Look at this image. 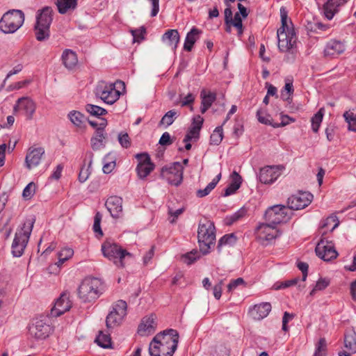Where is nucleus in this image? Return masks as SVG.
<instances>
[{
    "label": "nucleus",
    "mask_w": 356,
    "mask_h": 356,
    "mask_svg": "<svg viewBox=\"0 0 356 356\" xmlns=\"http://www.w3.org/2000/svg\"><path fill=\"white\" fill-rule=\"evenodd\" d=\"M179 115V113L178 111L175 109L170 110L162 117L159 122V125L168 127L175 122Z\"/></svg>",
    "instance_id": "c9c22d12"
},
{
    "label": "nucleus",
    "mask_w": 356,
    "mask_h": 356,
    "mask_svg": "<svg viewBox=\"0 0 356 356\" xmlns=\"http://www.w3.org/2000/svg\"><path fill=\"white\" fill-rule=\"evenodd\" d=\"M220 179L221 172L216 175V177L204 189L198 190L197 191V196L198 197H203L209 195L210 192L216 186Z\"/></svg>",
    "instance_id": "4c0bfd02"
},
{
    "label": "nucleus",
    "mask_w": 356,
    "mask_h": 356,
    "mask_svg": "<svg viewBox=\"0 0 356 356\" xmlns=\"http://www.w3.org/2000/svg\"><path fill=\"white\" fill-rule=\"evenodd\" d=\"M346 3V0H327L322 8L324 17L328 20L332 19Z\"/></svg>",
    "instance_id": "aec40b11"
},
{
    "label": "nucleus",
    "mask_w": 356,
    "mask_h": 356,
    "mask_svg": "<svg viewBox=\"0 0 356 356\" xmlns=\"http://www.w3.org/2000/svg\"><path fill=\"white\" fill-rule=\"evenodd\" d=\"M62 60L64 65L68 69H72L78 63L76 54L70 49H65L63 51Z\"/></svg>",
    "instance_id": "2f4dec72"
},
{
    "label": "nucleus",
    "mask_w": 356,
    "mask_h": 356,
    "mask_svg": "<svg viewBox=\"0 0 356 356\" xmlns=\"http://www.w3.org/2000/svg\"><path fill=\"white\" fill-rule=\"evenodd\" d=\"M44 154V149L42 147H37V148H29L26 158H25V165L26 167L31 170L33 168L38 166Z\"/></svg>",
    "instance_id": "6ab92c4d"
},
{
    "label": "nucleus",
    "mask_w": 356,
    "mask_h": 356,
    "mask_svg": "<svg viewBox=\"0 0 356 356\" xmlns=\"http://www.w3.org/2000/svg\"><path fill=\"white\" fill-rule=\"evenodd\" d=\"M131 32L134 38V42H140L145 38L144 35L146 33V29L144 26H142L140 29L131 30Z\"/></svg>",
    "instance_id": "5fc2aeb1"
},
{
    "label": "nucleus",
    "mask_w": 356,
    "mask_h": 356,
    "mask_svg": "<svg viewBox=\"0 0 356 356\" xmlns=\"http://www.w3.org/2000/svg\"><path fill=\"white\" fill-rule=\"evenodd\" d=\"M68 118L76 127H81L85 121V116L79 111H72L68 114Z\"/></svg>",
    "instance_id": "c03bdc74"
},
{
    "label": "nucleus",
    "mask_w": 356,
    "mask_h": 356,
    "mask_svg": "<svg viewBox=\"0 0 356 356\" xmlns=\"http://www.w3.org/2000/svg\"><path fill=\"white\" fill-rule=\"evenodd\" d=\"M285 85L283 89L281 91V98L284 101L286 102L289 104H291L292 102V95L294 92L293 85V78L292 77H286L284 80Z\"/></svg>",
    "instance_id": "c756f323"
},
{
    "label": "nucleus",
    "mask_w": 356,
    "mask_h": 356,
    "mask_svg": "<svg viewBox=\"0 0 356 356\" xmlns=\"http://www.w3.org/2000/svg\"><path fill=\"white\" fill-rule=\"evenodd\" d=\"M127 302L122 300H119L113 306V309L111 312L116 313L120 316L125 317L127 316Z\"/></svg>",
    "instance_id": "49530a36"
},
{
    "label": "nucleus",
    "mask_w": 356,
    "mask_h": 356,
    "mask_svg": "<svg viewBox=\"0 0 356 356\" xmlns=\"http://www.w3.org/2000/svg\"><path fill=\"white\" fill-rule=\"evenodd\" d=\"M297 267L302 272V277L300 279L302 283H305L307 277L309 264L303 261H298Z\"/></svg>",
    "instance_id": "6e6d98bb"
},
{
    "label": "nucleus",
    "mask_w": 356,
    "mask_h": 356,
    "mask_svg": "<svg viewBox=\"0 0 356 356\" xmlns=\"http://www.w3.org/2000/svg\"><path fill=\"white\" fill-rule=\"evenodd\" d=\"M330 280L327 278H320L313 287V292L316 291H322L327 288L330 284Z\"/></svg>",
    "instance_id": "052dcab7"
},
{
    "label": "nucleus",
    "mask_w": 356,
    "mask_h": 356,
    "mask_svg": "<svg viewBox=\"0 0 356 356\" xmlns=\"http://www.w3.org/2000/svg\"><path fill=\"white\" fill-rule=\"evenodd\" d=\"M95 94L107 104H113L120 97V92L117 90L113 84L99 83L95 90Z\"/></svg>",
    "instance_id": "f8f14e48"
},
{
    "label": "nucleus",
    "mask_w": 356,
    "mask_h": 356,
    "mask_svg": "<svg viewBox=\"0 0 356 356\" xmlns=\"http://www.w3.org/2000/svg\"><path fill=\"white\" fill-rule=\"evenodd\" d=\"M102 283L97 278H86L79 287L78 293L83 302H91L97 299L100 295Z\"/></svg>",
    "instance_id": "0eeeda50"
},
{
    "label": "nucleus",
    "mask_w": 356,
    "mask_h": 356,
    "mask_svg": "<svg viewBox=\"0 0 356 356\" xmlns=\"http://www.w3.org/2000/svg\"><path fill=\"white\" fill-rule=\"evenodd\" d=\"M280 176L279 168L277 166H266L260 170L259 180L265 184L274 182Z\"/></svg>",
    "instance_id": "412c9836"
},
{
    "label": "nucleus",
    "mask_w": 356,
    "mask_h": 356,
    "mask_svg": "<svg viewBox=\"0 0 356 356\" xmlns=\"http://www.w3.org/2000/svg\"><path fill=\"white\" fill-rule=\"evenodd\" d=\"M271 305L269 302H262L254 305L250 309L249 313L250 316L257 321H260L266 318L271 311Z\"/></svg>",
    "instance_id": "5701e85b"
},
{
    "label": "nucleus",
    "mask_w": 356,
    "mask_h": 356,
    "mask_svg": "<svg viewBox=\"0 0 356 356\" xmlns=\"http://www.w3.org/2000/svg\"><path fill=\"white\" fill-rule=\"evenodd\" d=\"M179 341L177 330L168 329L157 334L149 344V353L151 356H172Z\"/></svg>",
    "instance_id": "f257e3e1"
},
{
    "label": "nucleus",
    "mask_w": 356,
    "mask_h": 356,
    "mask_svg": "<svg viewBox=\"0 0 356 356\" xmlns=\"http://www.w3.org/2000/svg\"><path fill=\"white\" fill-rule=\"evenodd\" d=\"M124 316H120L115 312H110L106 318V325L107 329H113L118 326L122 321Z\"/></svg>",
    "instance_id": "e433bc0d"
},
{
    "label": "nucleus",
    "mask_w": 356,
    "mask_h": 356,
    "mask_svg": "<svg viewBox=\"0 0 356 356\" xmlns=\"http://www.w3.org/2000/svg\"><path fill=\"white\" fill-rule=\"evenodd\" d=\"M236 237L234 235V234L232 233L229 234H225L219 240L218 243V249L220 251V248L223 245H232L236 243Z\"/></svg>",
    "instance_id": "09e8293b"
},
{
    "label": "nucleus",
    "mask_w": 356,
    "mask_h": 356,
    "mask_svg": "<svg viewBox=\"0 0 356 356\" xmlns=\"http://www.w3.org/2000/svg\"><path fill=\"white\" fill-rule=\"evenodd\" d=\"M105 206L113 218H118L122 213V199L119 196L108 197Z\"/></svg>",
    "instance_id": "4be33fe9"
},
{
    "label": "nucleus",
    "mask_w": 356,
    "mask_h": 356,
    "mask_svg": "<svg viewBox=\"0 0 356 356\" xmlns=\"http://www.w3.org/2000/svg\"><path fill=\"white\" fill-rule=\"evenodd\" d=\"M53 13V9L50 6H44L37 11L35 33L38 41H43L49 38Z\"/></svg>",
    "instance_id": "20e7f679"
},
{
    "label": "nucleus",
    "mask_w": 356,
    "mask_h": 356,
    "mask_svg": "<svg viewBox=\"0 0 356 356\" xmlns=\"http://www.w3.org/2000/svg\"><path fill=\"white\" fill-rule=\"evenodd\" d=\"M24 22V14L20 10L6 12L0 19V30L4 33H13Z\"/></svg>",
    "instance_id": "423d86ee"
},
{
    "label": "nucleus",
    "mask_w": 356,
    "mask_h": 356,
    "mask_svg": "<svg viewBox=\"0 0 356 356\" xmlns=\"http://www.w3.org/2000/svg\"><path fill=\"white\" fill-rule=\"evenodd\" d=\"M95 342L102 348H111L112 342L110 334L99 331L98 336L95 339Z\"/></svg>",
    "instance_id": "f704fd0d"
},
{
    "label": "nucleus",
    "mask_w": 356,
    "mask_h": 356,
    "mask_svg": "<svg viewBox=\"0 0 356 356\" xmlns=\"http://www.w3.org/2000/svg\"><path fill=\"white\" fill-rule=\"evenodd\" d=\"M343 118L348 124V129L356 132V113L353 111H346L343 113Z\"/></svg>",
    "instance_id": "de8ad7c7"
},
{
    "label": "nucleus",
    "mask_w": 356,
    "mask_h": 356,
    "mask_svg": "<svg viewBox=\"0 0 356 356\" xmlns=\"http://www.w3.org/2000/svg\"><path fill=\"white\" fill-rule=\"evenodd\" d=\"M344 346L350 353H356V333L350 331L345 334Z\"/></svg>",
    "instance_id": "473e14b6"
},
{
    "label": "nucleus",
    "mask_w": 356,
    "mask_h": 356,
    "mask_svg": "<svg viewBox=\"0 0 356 356\" xmlns=\"http://www.w3.org/2000/svg\"><path fill=\"white\" fill-rule=\"evenodd\" d=\"M315 252L319 259L325 261H330L334 259L339 255L334 248L333 243L323 237L317 243L315 248Z\"/></svg>",
    "instance_id": "9d476101"
},
{
    "label": "nucleus",
    "mask_w": 356,
    "mask_h": 356,
    "mask_svg": "<svg viewBox=\"0 0 356 356\" xmlns=\"http://www.w3.org/2000/svg\"><path fill=\"white\" fill-rule=\"evenodd\" d=\"M184 168L179 162H175L161 168V177L174 186H179L183 180Z\"/></svg>",
    "instance_id": "1a4fd4ad"
},
{
    "label": "nucleus",
    "mask_w": 356,
    "mask_h": 356,
    "mask_svg": "<svg viewBox=\"0 0 356 356\" xmlns=\"http://www.w3.org/2000/svg\"><path fill=\"white\" fill-rule=\"evenodd\" d=\"M200 252L196 250H193L191 252L185 254L182 257V259L184 263L189 265L195 261L197 259L200 257Z\"/></svg>",
    "instance_id": "864d4df0"
},
{
    "label": "nucleus",
    "mask_w": 356,
    "mask_h": 356,
    "mask_svg": "<svg viewBox=\"0 0 356 356\" xmlns=\"http://www.w3.org/2000/svg\"><path fill=\"white\" fill-rule=\"evenodd\" d=\"M282 26L277 30V33H286L290 31H295L292 22L288 19V12L284 7L280 8Z\"/></svg>",
    "instance_id": "c85d7f7f"
},
{
    "label": "nucleus",
    "mask_w": 356,
    "mask_h": 356,
    "mask_svg": "<svg viewBox=\"0 0 356 356\" xmlns=\"http://www.w3.org/2000/svg\"><path fill=\"white\" fill-rule=\"evenodd\" d=\"M242 183V177L236 171L231 175V182L225 190V196H229L234 193L241 186Z\"/></svg>",
    "instance_id": "bb28decb"
},
{
    "label": "nucleus",
    "mask_w": 356,
    "mask_h": 356,
    "mask_svg": "<svg viewBox=\"0 0 356 356\" xmlns=\"http://www.w3.org/2000/svg\"><path fill=\"white\" fill-rule=\"evenodd\" d=\"M245 284V281L243 278L238 277L236 280H232L229 284L227 285V291L232 292L235 289L237 288L239 285H243Z\"/></svg>",
    "instance_id": "e2e57ef3"
},
{
    "label": "nucleus",
    "mask_w": 356,
    "mask_h": 356,
    "mask_svg": "<svg viewBox=\"0 0 356 356\" xmlns=\"http://www.w3.org/2000/svg\"><path fill=\"white\" fill-rule=\"evenodd\" d=\"M325 114V108H321L313 116V131L316 132L319 127L321 122L323 120Z\"/></svg>",
    "instance_id": "3c124183"
},
{
    "label": "nucleus",
    "mask_w": 356,
    "mask_h": 356,
    "mask_svg": "<svg viewBox=\"0 0 356 356\" xmlns=\"http://www.w3.org/2000/svg\"><path fill=\"white\" fill-rule=\"evenodd\" d=\"M159 144L161 145H170L172 143L170 135L168 132H165L162 134L159 140Z\"/></svg>",
    "instance_id": "774afa93"
},
{
    "label": "nucleus",
    "mask_w": 356,
    "mask_h": 356,
    "mask_svg": "<svg viewBox=\"0 0 356 356\" xmlns=\"http://www.w3.org/2000/svg\"><path fill=\"white\" fill-rule=\"evenodd\" d=\"M215 226L212 221L204 219L200 221L197 230V238L200 251L206 254L209 253L211 245L216 241Z\"/></svg>",
    "instance_id": "39448f33"
},
{
    "label": "nucleus",
    "mask_w": 356,
    "mask_h": 356,
    "mask_svg": "<svg viewBox=\"0 0 356 356\" xmlns=\"http://www.w3.org/2000/svg\"><path fill=\"white\" fill-rule=\"evenodd\" d=\"M14 112L21 110L24 112L27 120L33 119L36 110V104L28 97L19 98L13 108Z\"/></svg>",
    "instance_id": "2eb2a0df"
},
{
    "label": "nucleus",
    "mask_w": 356,
    "mask_h": 356,
    "mask_svg": "<svg viewBox=\"0 0 356 356\" xmlns=\"http://www.w3.org/2000/svg\"><path fill=\"white\" fill-rule=\"evenodd\" d=\"M179 40V33L177 29L168 30L161 38L162 42L173 51L177 49Z\"/></svg>",
    "instance_id": "b1692460"
},
{
    "label": "nucleus",
    "mask_w": 356,
    "mask_h": 356,
    "mask_svg": "<svg viewBox=\"0 0 356 356\" xmlns=\"http://www.w3.org/2000/svg\"><path fill=\"white\" fill-rule=\"evenodd\" d=\"M106 139L104 132L95 130V136L91 138V147L94 150H97L104 146V140Z\"/></svg>",
    "instance_id": "58836bf2"
},
{
    "label": "nucleus",
    "mask_w": 356,
    "mask_h": 356,
    "mask_svg": "<svg viewBox=\"0 0 356 356\" xmlns=\"http://www.w3.org/2000/svg\"><path fill=\"white\" fill-rule=\"evenodd\" d=\"M224 284L223 280H220L213 288V293L214 297L219 300L222 295V286Z\"/></svg>",
    "instance_id": "0e129e2a"
},
{
    "label": "nucleus",
    "mask_w": 356,
    "mask_h": 356,
    "mask_svg": "<svg viewBox=\"0 0 356 356\" xmlns=\"http://www.w3.org/2000/svg\"><path fill=\"white\" fill-rule=\"evenodd\" d=\"M201 31L197 28H193L186 35L184 49L187 51H191L193 44L199 38Z\"/></svg>",
    "instance_id": "7c9ffc66"
},
{
    "label": "nucleus",
    "mask_w": 356,
    "mask_h": 356,
    "mask_svg": "<svg viewBox=\"0 0 356 356\" xmlns=\"http://www.w3.org/2000/svg\"><path fill=\"white\" fill-rule=\"evenodd\" d=\"M223 138L222 127H217L210 136V144L218 145Z\"/></svg>",
    "instance_id": "a18cd8bd"
},
{
    "label": "nucleus",
    "mask_w": 356,
    "mask_h": 356,
    "mask_svg": "<svg viewBox=\"0 0 356 356\" xmlns=\"http://www.w3.org/2000/svg\"><path fill=\"white\" fill-rule=\"evenodd\" d=\"M86 110L90 115L96 117L104 115L107 113L106 110L104 108L90 104L86 105Z\"/></svg>",
    "instance_id": "8fccbe9b"
},
{
    "label": "nucleus",
    "mask_w": 356,
    "mask_h": 356,
    "mask_svg": "<svg viewBox=\"0 0 356 356\" xmlns=\"http://www.w3.org/2000/svg\"><path fill=\"white\" fill-rule=\"evenodd\" d=\"M257 229L258 238L264 245H267L281 234L275 225L268 223L260 224Z\"/></svg>",
    "instance_id": "4468645a"
},
{
    "label": "nucleus",
    "mask_w": 356,
    "mask_h": 356,
    "mask_svg": "<svg viewBox=\"0 0 356 356\" xmlns=\"http://www.w3.org/2000/svg\"><path fill=\"white\" fill-rule=\"evenodd\" d=\"M278 48L280 51L287 52L293 48L296 43L297 37L295 31L286 33H277Z\"/></svg>",
    "instance_id": "f3484780"
},
{
    "label": "nucleus",
    "mask_w": 356,
    "mask_h": 356,
    "mask_svg": "<svg viewBox=\"0 0 356 356\" xmlns=\"http://www.w3.org/2000/svg\"><path fill=\"white\" fill-rule=\"evenodd\" d=\"M102 214L99 212H97L95 218H94V224H93V231L94 232L99 234L100 236L103 235V232L101 229V220H102Z\"/></svg>",
    "instance_id": "bf43d9fd"
},
{
    "label": "nucleus",
    "mask_w": 356,
    "mask_h": 356,
    "mask_svg": "<svg viewBox=\"0 0 356 356\" xmlns=\"http://www.w3.org/2000/svg\"><path fill=\"white\" fill-rule=\"evenodd\" d=\"M101 250L104 257L113 261L118 267H124V259L127 257H133L131 252L111 240H107L102 243Z\"/></svg>",
    "instance_id": "7ed1b4c3"
},
{
    "label": "nucleus",
    "mask_w": 356,
    "mask_h": 356,
    "mask_svg": "<svg viewBox=\"0 0 356 356\" xmlns=\"http://www.w3.org/2000/svg\"><path fill=\"white\" fill-rule=\"evenodd\" d=\"M229 24L237 28L240 30V33L242 32V19L240 17L239 13H236L234 17V19H232V22H229Z\"/></svg>",
    "instance_id": "338daca9"
},
{
    "label": "nucleus",
    "mask_w": 356,
    "mask_h": 356,
    "mask_svg": "<svg viewBox=\"0 0 356 356\" xmlns=\"http://www.w3.org/2000/svg\"><path fill=\"white\" fill-rule=\"evenodd\" d=\"M69 293L63 292L60 296L56 300L54 307L51 310V315L58 317L69 311L72 307V303L69 299Z\"/></svg>",
    "instance_id": "dca6fc26"
},
{
    "label": "nucleus",
    "mask_w": 356,
    "mask_h": 356,
    "mask_svg": "<svg viewBox=\"0 0 356 356\" xmlns=\"http://www.w3.org/2000/svg\"><path fill=\"white\" fill-rule=\"evenodd\" d=\"M136 158L138 160L136 167L137 175L140 179H143L153 171L155 165L147 153L137 154Z\"/></svg>",
    "instance_id": "ddd939ff"
},
{
    "label": "nucleus",
    "mask_w": 356,
    "mask_h": 356,
    "mask_svg": "<svg viewBox=\"0 0 356 356\" xmlns=\"http://www.w3.org/2000/svg\"><path fill=\"white\" fill-rule=\"evenodd\" d=\"M118 141L122 147L128 148L131 146V140L127 133H120L118 134Z\"/></svg>",
    "instance_id": "13d9d810"
},
{
    "label": "nucleus",
    "mask_w": 356,
    "mask_h": 356,
    "mask_svg": "<svg viewBox=\"0 0 356 356\" xmlns=\"http://www.w3.org/2000/svg\"><path fill=\"white\" fill-rule=\"evenodd\" d=\"M333 224L332 228L330 229V232H332L336 227H338L339 224V221L338 220V218L336 216H330L325 218V220H322L320 225V229H329V227Z\"/></svg>",
    "instance_id": "37998d69"
},
{
    "label": "nucleus",
    "mask_w": 356,
    "mask_h": 356,
    "mask_svg": "<svg viewBox=\"0 0 356 356\" xmlns=\"http://www.w3.org/2000/svg\"><path fill=\"white\" fill-rule=\"evenodd\" d=\"M35 191V185L33 182L29 183L24 189L22 196L26 200L31 199L34 195Z\"/></svg>",
    "instance_id": "4d7b16f0"
},
{
    "label": "nucleus",
    "mask_w": 356,
    "mask_h": 356,
    "mask_svg": "<svg viewBox=\"0 0 356 356\" xmlns=\"http://www.w3.org/2000/svg\"><path fill=\"white\" fill-rule=\"evenodd\" d=\"M293 317L294 315L293 314H290L287 312L284 313V316L282 317V330L284 332H287L289 330L287 323L289 321L292 320Z\"/></svg>",
    "instance_id": "69168bd1"
},
{
    "label": "nucleus",
    "mask_w": 356,
    "mask_h": 356,
    "mask_svg": "<svg viewBox=\"0 0 356 356\" xmlns=\"http://www.w3.org/2000/svg\"><path fill=\"white\" fill-rule=\"evenodd\" d=\"M345 51L344 44L337 40H333L328 42L324 49V54L326 56H336L342 54Z\"/></svg>",
    "instance_id": "a878e982"
},
{
    "label": "nucleus",
    "mask_w": 356,
    "mask_h": 356,
    "mask_svg": "<svg viewBox=\"0 0 356 356\" xmlns=\"http://www.w3.org/2000/svg\"><path fill=\"white\" fill-rule=\"evenodd\" d=\"M247 213V210L244 207L241 208L236 212L229 216L225 218V224L227 225H231L235 222L243 218Z\"/></svg>",
    "instance_id": "a19ab883"
},
{
    "label": "nucleus",
    "mask_w": 356,
    "mask_h": 356,
    "mask_svg": "<svg viewBox=\"0 0 356 356\" xmlns=\"http://www.w3.org/2000/svg\"><path fill=\"white\" fill-rule=\"evenodd\" d=\"M327 344L324 337L321 338L315 345V351L313 356H327Z\"/></svg>",
    "instance_id": "ea45409f"
},
{
    "label": "nucleus",
    "mask_w": 356,
    "mask_h": 356,
    "mask_svg": "<svg viewBox=\"0 0 356 356\" xmlns=\"http://www.w3.org/2000/svg\"><path fill=\"white\" fill-rule=\"evenodd\" d=\"M293 216V211L286 206L276 204L269 207L265 212L264 218L266 223L276 226L277 224L286 222Z\"/></svg>",
    "instance_id": "6e6552de"
},
{
    "label": "nucleus",
    "mask_w": 356,
    "mask_h": 356,
    "mask_svg": "<svg viewBox=\"0 0 356 356\" xmlns=\"http://www.w3.org/2000/svg\"><path fill=\"white\" fill-rule=\"evenodd\" d=\"M35 222V218L34 216L27 218L22 227L16 232L11 246L12 254L14 257H19L23 254L24 249L29 242Z\"/></svg>",
    "instance_id": "f03ea898"
},
{
    "label": "nucleus",
    "mask_w": 356,
    "mask_h": 356,
    "mask_svg": "<svg viewBox=\"0 0 356 356\" xmlns=\"http://www.w3.org/2000/svg\"><path fill=\"white\" fill-rule=\"evenodd\" d=\"M53 329L44 320L35 319L29 327V334L36 340H44L49 337Z\"/></svg>",
    "instance_id": "9b49d317"
},
{
    "label": "nucleus",
    "mask_w": 356,
    "mask_h": 356,
    "mask_svg": "<svg viewBox=\"0 0 356 356\" xmlns=\"http://www.w3.org/2000/svg\"><path fill=\"white\" fill-rule=\"evenodd\" d=\"M200 130L198 128H195L191 126V127L188 131L187 134H186L183 142L184 143H188L191 141L193 139L195 140H197L200 138Z\"/></svg>",
    "instance_id": "603ef678"
},
{
    "label": "nucleus",
    "mask_w": 356,
    "mask_h": 356,
    "mask_svg": "<svg viewBox=\"0 0 356 356\" xmlns=\"http://www.w3.org/2000/svg\"><path fill=\"white\" fill-rule=\"evenodd\" d=\"M78 0H57L56 4L60 14H65L68 10L74 9Z\"/></svg>",
    "instance_id": "72a5a7b5"
},
{
    "label": "nucleus",
    "mask_w": 356,
    "mask_h": 356,
    "mask_svg": "<svg viewBox=\"0 0 356 356\" xmlns=\"http://www.w3.org/2000/svg\"><path fill=\"white\" fill-rule=\"evenodd\" d=\"M201 102V113H204L212 105L216 99L215 92H209L207 93L206 90H202L200 93Z\"/></svg>",
    "instance_id": "cd10ccee"
},
{
    "label": "nucleus",
    "mask_w": 356,
    "mask_h": 356,
    "mask_svg": "<svg viewBox=\"0 0 356 356\" xmlns=\"http://www.w3.org/2000/svg\"><path fill=\"white\" fill-rule=\"evenodd\" d=\"M298 284V287L300 290L305 287V284L302 283L300 279L298 277L292 278L289 280H286L280 284V286L276 287V289H281L288 288L294 285Z\"/></svg>",
    "instance_id": "79ce46f5"
},
{
    "label": "nucleus",
    "mask_w": 356,
    "mask_h": 356,
    "mask_svg": "<svg viewBox=\"0 0 356 356\" xmlns=\"http://www.w3.org/2000/svg\"><path fill=\"white\" fill-rule=\"evenodd\" d=\"M309 194L306 193H298L292 195L287 200V206L290 211L304 209L310 204L311 200L308 197Z\"/></svg>",
    "instance_id": "a211bd4d"
},
{
    "label": "nucleus",
    "mask_w": 356,
    "mask_h": 356,
    "mask_svg": "<svg viewBox=\"0 0 356 356\" xmlns=\"http://www.w3.org/2000/svg\"><path fill=\"white\" fill-rule=\"evenodd\" d=\"M257 117L259 122L264 124H270L272 125L270 122V116L264 112H263L261 110L257 111Z\"/></svg>",
    "instance_id": "680f3d73"
},
{
    "label": "nucleus",
    "mask_w": 356,
    "mask_h": 356,
    "mask_svg": "<svg viewBox=\"0 0 356 356\" xmlns=\"http://www.w3.org/2000/svg\"><path fill=\"white\" fill-rule=\"evenodd\" d=\"M155 318L153 315L143 318L138 328V332L142 336L153 333L156 328Z\"/></svg>",
    "instance_id": "393cba45"
}]
</instances>
